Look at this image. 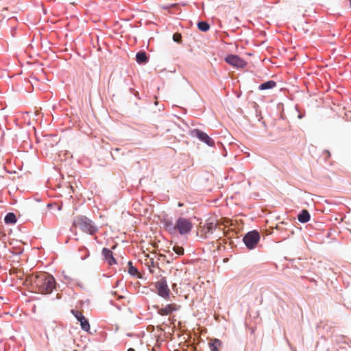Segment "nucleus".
Here are the masks:
<instances>
[{"label":"nucleus","instance_id":"nucleus-1","mask_svg":"<svg viewBox=\"0 0 351 351\" xmlns=\"http://www.w3.org/2000/svg\"><path fill=\"white\" fill-rule=\"evenodd\" d=\"M27 280L29 281L35 292L41 294L51 293L56 287L54 278L46 272L31 275Z\"/></svg>","mask_w":351,"mask_h":351},{"label":"nucleus","instance_id":"nucleus-2","mask_svg":"<svg viewBox=\"0 0 351 351\" xmlns=\"http://www.w3.org/2000/svg\"><path fill=\"white\" fill-rule=\"evenodd\" d=\"M73 226L89 234H93L98 230L95 223L85 216L77 217L73 221Z\"/></svg>","mask_w":351,"mask_h":351},{"label":"nucleus","instance_id":"nucleus-3","mask_svg":"<svg viewBox=\"0 0 351 351\" xmlns=\"http://www.w3.org/2000/svg\"><path fill=\"white\" fill-rule=\"evenodd\" d=\"M245 245L249 250L255 248L260 241V234L256 230L247 232L243 239Z\"/></svg>","mask_w":351,"mask_h":351},{"label":"nucleus","instance_id":"nucleus-4","mask_svg":"<svg viewBox=\"0 0 351 351\" xmlns=\"http://www.w3.org/2000/svg\"><path fill=\"white\" fill-rule=\"evenodd\" d=\"M193 225L191 222L185 218L180 217L176 222V230L181 234H184L191 231L192 229Z\"/></svg>","mask_w":351,"mask_h":351},{"label":"nucleus","instance_id":"nucleus-5","mask_svg":"<svg viewBox=\"0 0 351 351\" xmlns=\"http://www.w3.org/2000/svg\"><path fill=\"white\" fill-rule=\"evenodd\" d=\"M156 289L158 294L165 299H168L170 295V289L165 279L162 278L156 283Z\"/></svg>","mask_w":351,"mask_h":351},{"label":"nucleus","instance_id":"nucleus-6","mask_svg":"<svg viewBox=\"0 0 351 351\" xmlns=\"http://www.w3.org/2000/svg\"><path fill=\"white\" fill-rule=\"evenodd\" d=\"M191 135L193 137L198 138L201 141L205 143L210 147L215 145L214 141L207 134L198 129L191 130Z\"/></svg>","mask_w":351,"mask_h":351},{"label":"nucleus","instance_id":"nucleus-7","mask_svg":"<svg viewBox=\"0 0 351 351\" xmlns=\"http://www.w3.org/2000/svg\"><path fill=\"white\" fill-rule=\"evenodd\" d=\"M226 62L237 68H243L246 62L237 55H229L225 58Z\"/></svg>","mask_w":351,"mask_h":351},{"label":"nucleus","instance_id":"nucleus-8","mask_svg":"<svg viewBox=\"0 0 351 351\" xmlns=\"http://www.w3.org/2000/svg\"><path fill=\"white\" fill-rule=\"evenodd\" d=\"M71 313L77 321L80 322L82 329L85 331H88L90 330V324L83 314L80 311L75 310H72Z\"/></svg>","mask_w":351,"mask_h":351},{"label":"nucleus","instance_id":"nucleus-9","mask_svg":"<svg viewBox=\"0 0 351 351\" xmlns=\"http://www.w3.org/2000/svg\"><path fill=\"white\" fill-rule=\"evenodd\" d=\"M180 306L177 305L175 303L169 304L166 305L165 307H162L158 310V313L160 315H168L171 313L179 310Z\"/></svg>","mask_w":351,"mask_h":351},{"label":"nucleus","instance_id":"nucleus-10","mask_svg":"<svg viewBox=\"0 0 351 351\" xmlns=\"http://www.w3.org/2000/svg\"><path fill=\"white\" fill-rule=\"evenodd\" d=\"M102 254L104 255L106 261L108 265H112L117 263L115 258L113 256L112 252L108 248L104 247L102 250Z\"/></svg>","mask_w":351,"mask_h":351},{"label":"nucleus","instance_id":"nucleus-11","mask_svg":"<svg viewBox=\"0 0 351 351\" xmlns=\"http://www.w3.org/2000/svg\"><path fill=\"white\" fill-rule=\"evenodd\" d=\"M217 228H219V229H220V228L219 227L218 223H213V222L208 223L204 227V234H205L206 237H207V235L209 234H212L213 230L217 229Z\"/></svg>","mask_w":351,"mask_h":351},{"label":"nucleus","instance_id":"nucleus-12","mask_svg":"<svg viewBox=\"0 0 351 351\" xmlns=\"http://www.w3.org/2000/svg\"><path fill=\"white\" fill-rule=\"evenodd\" d=\"M298 219L301 223H306L310 219V214L307 210H302V211L298 215Z\"/></svg>","mask_w":351,"mask_h":351},{"label":"nucleus","instance_id":"nucleus-13","mask_svg":"<svg viewBox=\"0 0 351 351\" xmlns=\"http://www.w3.org/2000/svg\"><path fill=\"white\" fill-rule=\"evenodd\" d=\"M276 86V82L273 80H270V81H267L266 82L261 84L259 86L258 88H259V90L271 89V88H274Z\"/></svg>","mask_w":351,"mask_h":351},{"label":"nucleus","instance_id":"nucleus-14","mask_svg":"<svg viewBox=\"0 0 351 351\" xmlns=\"http://www.w3.org/2000/svg\"><path fill=\"white\" fill-rule=\"evenodd\" d=\"M136 59V62L139 64L146 63L148 60L146 53L144 51L137 53Z\"/></svg>","mask_w":351,"mask_h":351},{"label":"nucleus","instance_id":"nucleus-15","mask_svg":"<svg viewBox=\"0 0 351 351\" xmlns=\"http://www.w3.org/2000/svg\"><path fill=\"white\" fill-rule=\"evenodd\" d=\"M221 346V342L219 340L215 339L212 342L209 343V347L210 351H219V348Z\"/></svg>","mask_w":351,"mask_h":351},{"label":"nucleus","instance_id":"nucleus-16","mask_svg":"<svg viewBox=\"0 0 351 351\" xmlns=\"http://www.w3.org/2000/svg\"><path fill=\"white\" fill-rule=\"evenodd\" d=\"M4 221L5 223L14 224L16 222V215L13 213H9L5 215Z\"/></svg>","mask_w":351,"mask_h":351},{"label":"nucleus","instance_id":"nucleus-17","mask_svg":"<svg viewBox=\"0 0 351 351\" xmlns=\"http://www.w3.org/2000/svg\"><path fill=\"white\" fill-rule=\"evenodd\" d=\"M128 272L131 276L140 277V274L138 269L132 265V262L128 263Z\"/></svg>","mask_w":351,"mask_h":351},{"label":"nucleus","instance_id":"nucleus-18","mask_svg":"<svg viewBox=\"0 0 351 351\" xmlns=\"http://www.w3.org/2000/svg\"><path fill=\"white\" fill-rule=\"evenodd\" d=\"M197 27L202 32H207L210 29V25L207 22L200 21L197 23Z\"/></svg>","mask_w":351,"mask_h":351},{"label":"nucleus","instance_id":"nucleus-19","mask_svg":"<svg viewBox=\"0 0 351 351\" xmlns=\"http://www.w3.org/2000/svg\"><path fill=\"white\" fill-rule=\"evenodd\" d=\"M165 226L166 229L171 233L175 232L176 230V224L174 225L171 221H166L165 222Z\"/></svg>","mask_w":351,"mask_h":351},{"label":"nucleus","instance_id":"nucleus-20","mask_svg":"<svg viewBox=\"0 0 351 351\" xmlns=\"http://www.w3.org/2000/svg\"><path fill=\"white\" fill-rule=\"evenodd\" d=\"M173 250L176 253L178 256L184 254V248L178 245H174L173 247Z\"/></svg>","mask_w":351,"mask_h":351},{"label":"nucleus","instance_id":"nucleus-21","mask_svg":"<svg viewBox=\"0 0 351 351\" xmlns=\"http://www.w3.org/2000/svg\"><path fill=\"white\" fill-rule=\"evenodd\" d=\"M173 39L175 42H177V43H181L182 41V36L179 33H175L173 35Z\"/></svg>","mask_w":351,"mask_h":351},{"label":"nucleus","instance_id":"nucleus-22","mask_svg":"<svg viewBox=\"0 0 351 351\" xmlns=\"http://www.w3.org/2000/svg\"><path fill=\"white\" fill-rule=\"evenodd\" d=\"M147 265H148V266L149 267V271H150L151 272H153V271H152V269L150 268V266H151V265H152V266H153V267H154V261H153V259H152V258H150V259L149 260V262H147Z\"/></svg>","mask_w":351,"mask_h":351},{"label":"nucleus","instance_id":"nucleus-23","mask_svg":"<svg viewBox=\"0 0 351 351\" xmlns=\"http://www.w3.org/2000/svg\"><path fill=\"white\" fill-rule=\"evenodd\" d=\"M128 351H135V350L134 348H130L128 350Z\"/></svg>","mask_w":351,"mask_h":351},{"label":"nucleus","instance_id":"nucleus-24","mask_svg":"<svg viewBox=\"0 0 351 351\" xmlns=\"http://www.w3.org/2000/svg\"><path fill=\"white\" fill-rule=\"evenodd\" d=\"M119 150H120V149H119V148H116L114 149V152H119Z\"/></svg>","mask_w":351,"mask_h":351},{"label":"nucleus","instance_id":"nucleus-25","mask_svg":"<svg viewBox=\"0 0 351 351\" xmlns=\"http://www.w3.org/2000/svg\"><path fill=\"white\" fill-rule=\"evenodd\" d=\"M183 206V204H182V203H179V204H178V206L181 207V206Z\"/></svg>","mask_w":351,"mask_h":351},{"label":"nucleus","instance_id":"nucleus-26","mask_svg":"<svg viewBox=\"0 0 351 351\" xmlns=\"http://www.w3.org/2000/svg\"><path fill=\"white\" fill-rule=\"evenodd\" d=\"M163 9H167L168 7H162Z\"/></svg>","mask_w":351,"mask_h":351},{"label":"nucleus","instance_id":"nucleus-27","mask_svg":"<svg viewBox=\"0 0 351 351\" xmlns=\"http://www.w3.org/2000/svg\"><path fill=\"white\" fill-rule=\"evenodd\" d=\"M350 7L351 8V0H350Z\"/></svg>","mask_w":351,"mask_h":351}]
</instances>
